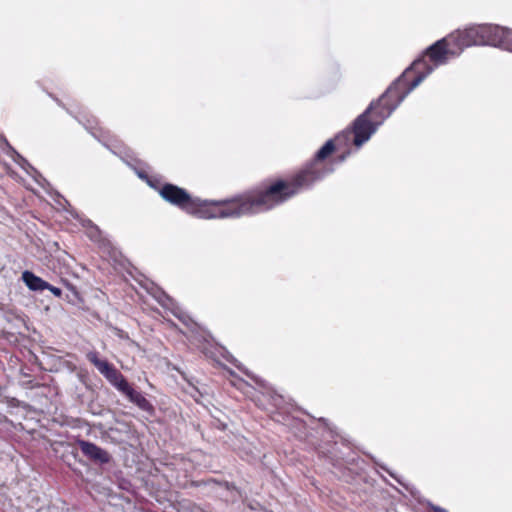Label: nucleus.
Returning <instances> with one entry per match:
<instances>
[{"label":"nucleus","mask_w":512,"mask_h":512,"mask_svg":"<svg viewBox=\"0 0 512 512\" xmlns=\"http://www.w3.org/2000/svg\"><path fill=\"white\" fill-rule=\"evenodd\" d=\"M225 487H226V489H229V484H228V482H226Z\"/></svg>","instance_id":"nucleus-19"},{"label":"nucleus","mask_w":512,"mask_h":512,"mask_svg":"<svg viewBox=\"0 0 512 512\" xmlns=\"http://www.w3.org/2000/svg\"><path fill=\"white\" fill-rule=\"evenodd\" d=\"M136 292L144 306L143 309L156 310L157 305H159L184 324H188L189 317L165 290H143L144 293H139L138 290H136Z\"/></svg>","instance_id":"nucleus-6"},{"label":"nucleus","mask_w":512,"mask_h":512,"mask_svg":"<svg viewBox=\"0 0 512 512\" xmlns=\"http://www.w3.org/2000/svg\"><path fill=\"white\" fill-rule=\"evenodd\" d=\"M499 42L497 44H503L507 49L512 51V31L504 30L500 28L498 35Z\"/></svg>","instance_id":"nucleus-13"},{"label":"nucleus","mask_w":512,"mask_h":512,"mask_svg":"<svg viewBox=\"0 0 512 512\" xmlns=\"http://www.w3.org/2000/svg\"><path fill=\"white\" fill-rule=\"evenodd\" d=\"M159 194L166 202L193 216L204 219L224 216V202L201 200L177 185L165 183L160 188Z\"/></svg>","instance_id":"nucleus-4"},{"label":"nucleus","mask_w":512,"mask_h":512,"mask_svg":"<svg viewBox=\"0 0 512 512\" xmlns=\"http://www.w3.org/2000/svg\"><path fill=\"white\" fill-rule=\"evenodd\" d=\"M334 149V142L328 140L317 152L316 161L290 181L278 180L262 190L226 200V217H238L268 210L309 187L322 176L316 169L317 161L327 158Z\"/></svg>","instance_id":"nucleus-1"},{"label":"nucleus","mask_w":512,"mask_h":512,"mask_svg":"<svg viewBox=\"0 0 512 512\" xmlns=\"http://www.w3.org/2000/svg\"><path fill=\"white\" fill-rule=\"evenodd\" d=\"M451 43H453V40L450 37L438 40L426 50L424 58L416 60L412 67L405 71L403 78L399 79L403 80L401 89L405 96L417 87L434 67L444 64L449 55L455 54L449 48Z\"/></svg>","instance_id":"nucleus-3"},{"label":"nucleus","mask_w":512,"mask_h":512,"mask_svg":"<svg viewBox=\"0 0 512 512\" xmlns=\"http://www.w3.org/2000/svg\"><path fill=\"white\" fill-rule=\"evenodd\" d=\"M22 280L28 288H54L51 284L45 282L40 277L36 276L31 271H24L22 273Z\"/></svg>","instance_id":"nucleus-12"},{"label":"nucleus","mask_w":512,"mask_h":512,"mask_svg":"<svg viewBox=\"0 0 512 512\" xmlns=\"http://www.w3.org/2000/svg\"><path fill=\"white\" fill-rule=\"evenodd\" d=\"M78 445L83 455L92 461L106 464L111 459L110 454L106 450L102 449L101 447L97 446L92 442L86 440H79Z\"/></svg>","instance_id":"nucleus-8"},{"label":"nucleus","mask_w":512,"mask_h":512,"mask_svg":"<svg viewBox=\"0 0 512 512\" xmlns=\"http://www.w3.org/2000/svg\"><path fill=\"white\" fill-rule=\"evenodd\" d=\"M121 393L127 396L134 388L128 383L127 379L123 376L121 379L115 384V386Z\"/></svg>","instance_id":"nucleus-14"},{"label":"nucleus","mask_w":512,"mask_h":512,"mask_svg":"<svg viewBox=\"0 0 512 512\" xmlns=\"http://www.w3.org/2000/svg\"><path fill=\"white\" fill-rule=\"evenodd\" d=\"M126 397L141 410L146 412L153 411V405L141 392L133 389Z\"/></svg>","instance_id":"nucleus-11"},{"label":"nucleus","mask_w":512,"mask_h":512,"mask_svg":"<svg viewBox=\"0 0 512 512\" xmlns=\"http://www.w3.org/2000/svg\"><path fill=\"white\" fill-rule=\"evenodd\" d=\"M142 278L140 280H138V284L144 288V289H147V288H152L155 283L151 280H149L147 277L145 276H141Z\"/></svg>","instance_id":"nucleus-15"},{"label":"nucleus","mask_w":512,"mask_h":512,"mask_svg":"<svg viewBox=\"0 0 512 512\" xmlns=\"http://www.w3.org/2000/svg\"><path fill=\"white\" fill-rule=\"evenodd\" d=\"M86 357L113 386L123 377L122 373L113 364L100 359L98 352L90 351Z\"/></svg>","instance_id":"nucleus-7"},{"label":"nucleus","mask_w":512,"mask_h":512,"mask_svg":"<svg viewBox=\"0 0 512 512\" xmlns=\"http://www.w3.org/2000/svg\"><path fill=\"white\" fill-rule=\"evenodd\" d=\"M436 512H447L445 509L443 508H436L435 509Z\"/></svg>","instance_id":"nucleus-17"},{"label":"nucleus","mask_w":512,"mask_h":512,"mask_svg":"<svg viewBox=\"0 0 512 512\" xmlns=\"http://www.w3.org/2000/svg\"><path fill=\"white\" fill-rule=\"evenodd\" d=\"M226 380L229 381V383L240 390L245 395H251L252 392L255 390L252 385H250L247 381L243 380L242 378H239L235 375V373L229 369L226 368Z\"/></svg>","instance_id":"nucleus-10"},{"label":"nucleus","mask_w":512,"mask_h":512,"mask_svg":"<svg viewBox=\"0 0 512 512\" xmlns=\"http://www.w3.org/2000/svg\"><path fill=\"white\" fill-rule=\"evenodd\" d=\"M168 322H169V324H170L171 326L176 327V324H175L174 322H172V321H168Z\"/></svg>","instance_id":"nucleus-18"},{"label":"nucleus","mask_w":512,"mask_h":512,"mask_svg":"<svg viewBox=\"0 0 512 512\" xmlns=\"http://www.w3.org/2000/svg\"><path fill=\"white\" fill-rule=\"evenodd\" d=\"M232 358H233V357H232V356H231V355L226 351V356H225L226 361L231 362V361H232Z\"/></svg>","instance_id":"nucleus-16"},{"label":"nucleus","mask_w":512,"mask_h":512,"mask_svg":"<svg viewBox=\"0 0 512 512\" xmlns=\"http://www.w3.org/2000/svg\"><path fill=\"white\" fill-rule=\"evenodd\" d=\"M403 80H398L390 86L376 103H371L368 109L354 122V143L361 146L375 132L378 125L386 119L392 111L405 98L401 85Z\"/></svg>","instance_id":"nucleus-2"},{"label":"nucleus","mask_w":512,"mask_h":512,"mask_svg":"<svg viewBox=\"0 0 512 512\" xmlns=\"http://www.w3.org/2000/svg\"><path fill=\"white\" fill-rule=\"evenodd\" d=\"M500 28L492 25L468 27L457 34L451 35L453 44L460 49L473 45H497Z\"/></svg>","instance_id":"nucleus-5"},{"label":"nucleus","mask_w":512,"mask_h":512,"mask_svg":"<svg viewBox=\"0 0 512 512\" xmlns=\"http://www.w3.org/2000/svg\"><path fill=\"white\" fill-rule=\"evenodd\" d=\"M55 296L66 299L69 304L78 309H88L82 290H50Z\"/></svg>","instance_id":"nucleus-9"}]
</instances>
